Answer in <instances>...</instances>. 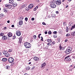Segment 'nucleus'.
I'll return each instance as SVG.
<instances>
[{"label":"nucleus","mask_w":75,"mask_h":75,"mask_svg":"<svg viewBox=\"0 0 75 75\" xmlns=\"http://www.w3.org/2000/svg\"><path fill=\"white\" fill-rule=\"evenodd\" d=\"M24 45L25 47L27 48H31V44L28 42H25Z\"/></svg>","instance_id":"1"},{"label":"nucleus","mask_w":75,"mask_h":75,"mask_svg":"<svg viewBox=\"0 0 75 75\" xmlns=\"http://www.w3.org/2000/svg\"><path fill=\"white\" fill-rule=\"evenodd\" d=\"M14 61V59L12 57H10L8 59V61L10 63H12Z\"/></svg>","instance_id":"2"},{"label":"nucleus","mask_w":75,"mask_h":75,"mask_svg":"<svg viewBox=\"0 0 75 75\" xmlns=\"http://www.w3.org/2000/svg\"><path fill=\"white\" fill-rule=\"evenodd\" d=\"M65 59H66V61H67V62H69V61H70L71 60V59L69 58V56H68L66 57L65 58Z\"/></svg>","instance_id":"3"},{"label":"nucleus","mask_w":75,"mask_h":75,"mask_svg":"<svg viewBox=\"0 0 75 75\" xmlns=\"http://www.w3.org/2000/svg\"><path fill=\"white\" fill-rule=\"evenodd\" d=\"M50 6L51 8H55L56 7V5H55V4H51L50 5Z\"/></svg>","instance_id":"4"},{"label":"nucleus","mask_w":75,"mask_h":75,"mask_svg":"<svg viewBox=\"0 0 75 75\" xmlns=\"http://www.w3.org/2000/svg\"><path fill=\"white\" fill-rule=\"evenodd\" d=\"M16 33L17 35L18 36H20V35H21V32H20V31L19 30L16 32Z\"/></svg>","instance_id":"5"},{"label":"nucleus","mask_w":75,"mask_h":75,"mask_svg":"<svg viewBox=\"0 0 75 75\" xmlns=\"http://www.w3.org/2000/svg\"><path fill=\"white\" fill-rule=\"evenodd\" d=\"M5 6L6 7L8 8L9 9H10V8H11V5H7L6 4L5 5Z\"/></svg>","instance_id":"6"},{"label":"nucleus","mask_w":75,"mask_h":75,"mask_svg":"<svg viewBox=\"0 0 75 75\" xmlns=\"http://www.w3.org/2000/svg\"><path fill=\"white\" fill-rule=\"evenodd\" d=\"M33 59L35 61H40V59L39 57H34Z\"/></svg>","instance_id":"7"},{"label":"nucleus","mask_w":75,"mask_h":75,"mask_svg":"<svg viewBox=\"0 0 75 75\" xmlns=\"http://www.w3.org/2000/svg\"><path fill=\"white\" fill-rule=\"evenodd\" d=\"M62 2L60 0L57 1H56V4L57 5H60V4H61Z\"/></svg>","instance_id":"8"},{"label":"nucleus","mask_w":75,"mask_h":75,"mask_svg":"<svg viewBox=\"0 0 75 75\" xmlns=\"http://www.w3.org/2000/svg\"><path fill=\"white\" fill-rule=\"evenodd\" d=\"M60 50H61V51L62 50H65V48H64V47H62L61 46V45H60L59 47Z\"/></svg>","instance_id":"9"},{"label":"nucleus","mask_w":75,"mask_h":75,"mask_svg":"<svg viewBox=\"0 0 75 75\" xmlns=\"http://www.w3.org/2000/svg\"><path fill=\"white\" fill-rule=\"evenodd\" d=\"M45 65H46V64L45 63H44L42 64L41 67L42 68H44V67H45Z\"/></svg>","instance_id":"10"},{"label":"nucleus","mask_w":75,"mask_h":75,"mask_svg":"<svg viewBox=\"0 0 75 75\" xmlns=\"http://www.w3.org/2000/svg\"><path fill=\"white\" fill-rule=\"evenodd\" d=\"M73 25V23H72V22H69V25L70 26V27H72V25Z\"/></svg>","instance_id":"11"},{"label":"nucleus","mask_w":75,"mask_h":75,"mask_svg":"<svg viewBox=\"0 0 75 75\" xmlns=\"http://www.w3.org/2000/svg\"><path fill=\"white\" fill-rule=\"evenodd\" d=\"M34 6V5L33 4H31L29 6V8H32Z\"/></svg>","instance_id":"12"},{"label":"nucleus","mask_w":75,"mask_h":75,"mask_svg":"<svg viewBox=\"0 0 75 75\" xmlns=\"http://www.w3.org/2000/svg\"><path fill=\"white\" fill-rule=\"evenodd\" d=\"M70 52H71L69 51L67 49L66 50V53L67 54H69L70 53Z\"/></svg>","instance_id":"13"},{"label":"nucleus","mask_w":75,"mask_h":75,"mask_svg":"<svg viewBox=\"0 0 75 75\" xmlns=\"http://www.w3.org/2000/svg\"><path fill=\"white\" fill-rule=\"evenodd\" d=\"M8 35L9 37H12V33H8Z\"/></svg>","instance_id":"14"},{"label":"nucleus","mask_w":75,"mask_h":75,"mask_svg":"<svg viewBox=\"0 0 75 75\" xmlns=\"http://www.w3.org/2000/svg\"><path fill=\"white\" fill-rule=\"evenodd\" d=\"M23 21H20L19 22V24L20 25H23Z\"/></svg>","instance_id":"15"},{"label":"nucleus","mask_w":75,"mask_h":75,"mask_svg":"<svg viewBox=\"0 0 75 75\" xmlns=\"http://www.w3.org/2000/svg\"><path fill=\"white\" fill-rule=\"evenodd\" d=\"M7 37H6V36H4L2 37V39L4 40H7Z\"/></svg>","instance_id":"16"},{"label":"nucleus","mask_w":75,"mask_h":75,"mask_svg":"<svg viewBox=\"0 0 75 75\" xmlns=\"http://www.w3.org/2000/svg\"><path fill=\"white\" fill-rule=\"evenodd\" d=\"M9 1L10 4H13L14 2V1L13 0H9Z\"/></svg>","instance_id":"17"},{"label":"nucleus","mask_w":75,"mask_h":75,"mask_svg":"<svg viewBox=\"0 0 75 75\" xmlns=\"http://www.w3.org/2000/svg\"><path fill=\"white\" fill-rule=\"evenodd\" d=\"M7 59L6 58H3L2 59V60L3 62H5L7 61Z\"/></svg>","instance_id":"18"},{"label":"nucleus","mask_w":75,"mask_h":75,"mask_svg":"<svg viewBox=\"0 0 75 75\" xmlns=\"http://www.w3.org/2000/svg\"><path fill=\"white\" fill-rule=\"evenodd\" d=\"M8 53V52H7V51L6 50H4L3 52V53L4 55H6V54H7Z\"/></svg>","instance_id":"19"},{"label":"nucleus","mask_w":75,"mask_h":75,"mask_svg":"<svg viewBox=\"0 0 75 75\" xmlns=\"http://www.w3.org/2000/svg\"><path fill=\"white\" fill-rule=\"evenodd\" d=\"M72 48L70 47H69V48L67 49L70 52H71V51H72Z\"/></svg>","instance_id":"20"},{"label":"nucleus","mask_w":75,"mask_h":75,"mask_svg":"<svg viewBox=\"0 0 75 75\" xmlns=\"http://www.w3.org/2000/svg\"><path fill=\"white\" fill-rule=\"evenodd\" d=\"M75 28V24L74 25L72 26L71 28V30H72L73 29Z\"/></svg>","instance_id":"21"},{"label":"nucleus","mask_w":75,"mask_h":75,"mask_svg":"<svg viewBox=\"0 0 75 75\" xmlns=\"http://www.w3.org/2000/svg\"><path fill=\"white\" fill-rule=\"evenodd\" d=\"M17 3H14L12 5V6H13L14 7H16V6H17Z\"/></svg>","instance_id":"22"},{"label":"nucleus","mask_w":75,"mask_h":75,"mask_svg":"<svg viewBox=\"0 0 75 75\" xmlns=\"http://www.w3.org/2000/svg\"><path fill=\"white\" fill-rule=\"evenodd\" d=\"M26 69H27V70H29L30 69V67L29 66H27L26 67Z\"/></svg>","instance_id":"23"},{"label":"nucleus","mask_w":75,"mask_h":75,"mask_svg":"<svg viewBox=\"0 0 75 75\" xmlns=\"http://www.w3.org/2000/svg\"><path fill=\"white\" fill-rule=\"evenodd\" d=\"M23 18H24L23 17V16H21L18 19L19 20H23Z\"/></svg>","instance_id":"24"},{"label":"nucleus","mask_w":75,"mask_h":75,"mask_svg":"<svg viewBox=\"0 0 75 75\" xmlns=\"http://www.w3.org/2000/svg\"><path fill=\"white\" fill-rule=\"evenodd\" d=\"M47 41L48 42H52V40H51V39H47Z\"/></svg>","instance_id":"25"},{"label":"nucleus","mask_w":75,"mask_h":75,"mask_svg":"<svg viewBox=\"0 0 75 75\" xmlns=\"http://www.w3.org/2000/svg\"><path fill=\"white\" fill-rule=\"evenodd\" d=\"M26 5L24 4V5H22L21 7L22 8H24V7H26Z\"/></svg>","instance_id":"26"},{"label":"nucleus","mask_w":75,"mask_h":75,"mask_svg":"<svg viewBox=\"0 0 75 75\" xmlns=\"http://www.w3.org/2000/svg\"><path fill=\"white\" fill-rule=\"evenodd\" d=\"M10 56V54L8 53H7L5 54V56L6 57H9Z\"/></svg>","instance_id":"27"},{"label":"nucleus","mask_w":75,"mask_h":75,"mask_svg":"<svg viewBox=\"0 0 75 75\" xmlns=\"http://www.w3.org/2000/svg\"><path fill=\"white\" fill-rule=\"evenodd\" d=\"M0 17H4V15L3 14H0Z\"/></svg>","instance_id":"28"},{"label":"nucleus","mask_w":75,"mask_h":75,"mask_svg":"<svg viewBox=\"0 0 75 75\" xmlns=\"http://www.w3.org/2000/svg\"><path fill=\"white\" fill-rule=\"evenodd\" d=\"M6 69H10V66H6Z\"/></svg>","instance_id":"29"},{"label":"nucleus","mask_w":75,"mask_h":75,"mask_svg":"<svg viewBox=\"0 0 75 75\" xmlns=\"http://www.w3.org/2000/svg\"><path fill=\"white\" fill-rule=\"evenodd\" d=\"M69 31V29H68V27H67L66 29V31L67 32H68Z\"/></svg>","instance_id":"30"},{"label":"nucleus","mask_w":75,"mask_h":75,"mask_svg":"<svg viewBox=\"0 0 75 75\" xmlns=\"http://www.w3.org/2000/svg\"><path fill=\"white\" fill-rule=\"evenodd\" d=\"M29 9H30V8H29V7H26L25 8L26 10L27 11H28V10H29Z\"/></svg>","instance_id":"31"},{"label":"nucleus","mask_w":75,"mask_h":75,"mask_svg":"<svg viewBox=\"0 0 75 75\" xmlns=\"http://www.w3.org/2000/svg\"><path fill=\"white\" fill-rule=\"evenodd\" d=\"M33 37L34 39H36V38H37V36H36V35L33 36Z\"/></svg>","instance_id":"32"},{"label":"nucleus","mask_w":75,"mask_h":75,"mask_svg":"<svg viewBox=\"0 0 75 75\" xmlns=\"http://www.w3.org/2000/svg\"><path fill=\"white\" fill-rule=\"evenodd\" d=\"M4 12H5V13H6V12L7 11V9H4Z\"/></svg>","instance_id":"33"},{"label":"nucleus","mask_w":75,"mask_h":75,"mask_svg":"<svg viewBox=\"0 0 75 75\" xmlns=\"http://www.w3.org/2000/svg\"><path fill=\"white\" fill-rule=\"evenodd\" d=\"M69 36H70V34L67 33V34L66 35V37H69Z\"/></svg>","instance_id":"34"},{"label":"nucleus","mask_w":75,"mask_h":75,"mask_svg":"<svg viewBox=\"0 0 75 75\" xmlns=\"http://www.w3.org/2000/svg\"><path fill=\"white\" fill-rule=\"evenodd\" d=\"M4 35V33H0V35L1 36H3V35Z\"/></svg>","instance_id":"35"},{"label":"nucleus","mask_w":75,"mask_h":75,"mask_svg":"<svg viewBox=\"0 0 75 75\" xmlns=\"http://www.w3.org/2000/svg\"><path fill=\"white\" fill-rule=\"evenodd\" d=\"M19 39L20 40H23V37H22L21 36V37H20V38H19Z\"/></svg>","instance_id":"36"},{"label":"nucleus","mask_w":75,"mask_h":75,"mask_svg":"<svg viewBox=\"0 0 75 75\" xmlns=\"http://www.w3.org/2000/svg\"><path fill=\"white\" fill-rule=\"evenodd\" d=\"M53 37H54V38H57V35H53Z\"/></svg>","instance_id":"37"},{"label":"nucleus","mask_w":75,"mask_h":75,"mask_svg":"<svg viewBox=\"0 0 75 75\" xmlns=\"http://www.w3.org/2000/svg\"><path fill=\"white\" fill-rule=\"evenodd\" d=\"M47 45H48L50 46V45H52V44L50 43H47Z\"/></svg>","instance_id":"38"},{"label":"nucleus","mask_w":75,"mask_h":75,"mask_svg":"<svg viewBox=\"0 0 75 75\" xmlns=\"http://www.w3.org/2000/svg\"><path fill=\"white\" fill-rule=\"evenodd\" d=\"M63 25H64L65 26L67 25V23H66V22H63Z\"/></svg>","instance_id":"39"},{"label":"nucleus","mask_w":75,"mask_h":75,"mask_svg":"<svg viewBox=\"0 0 75 75\" xmlns=\"http://www.w3.org/2000/svg\"><path fill=\"white\" fill-rule=\"evenodd\" d=\"M52 33V32H51V31H49L48 32V34H50V35Z\"/></svg>","instance_id":"40"},{"label":"nucleus","mask_w":75,"mask_h":75,"mask_svg":"<svg viewBox=\"0 0 75 75\" xmlns=\"http://www.w3.org/2000/svg\"><path fill=\"white\" fill-rule=\"evenodd\" d=\"M40 35H41V34H40L38 36V37L39 38H40Z\"/></svg>","instance_id":"41"},{"label":"nucleus","mask_w":75,"mask_h":75,"mask_svg":"<svg viewBox=\"0 0 75 75\" xmlns=\"http://www.w3.org/2000/svg\"><path fill=\"white\" fill-rule=\"evenodd\" d=\"M55 42L54 41L52 42V44L53 45H54V44H55Z\"/></svg>","instance_id":"42"},{"label":"nucleus","mask_w":75,"mask_h":75,"mask_svg":"<svg viewBox=\"0 0 75 75\" xmlns=\"http://www.w3.org/2000/svg\"><path fill=\"white\" fill-rule=\"evenodd\" d=\"M25 21H28V18L26 17L25 18Z\"/></svg>","instance_id":"43"},{"label":"nucleus","mask_w":75,"mask_h":75,"mask_svg":"<svg viewBox=\"0 0 75 75\" xmlns=\"http://www.w3.org/2000/svg\"><path fill=\"white\" fill-rule=\"evenodd\" d=\"M22 42V40H19V43H21V42Z\"/></svg>","instance_id":"44"},{"label":"nucleus","mask_w":75,"mask_h":75,"mask_svg":"<svg viewBox=\"0 0 75 75\" xmlns=\"http://www.w3.org/2000/svg\"><path fill=\"white\" fill-rule=\"evenodd\" d=\"M57 32L55 31H54L53 32V33L54 34H57Z\"/></svg>","instance_id":"45"},{"label":"nucleus","mask_w":75,"mask_h":75,"mask_svg":"<svg viewBox=\"0 0 75 75\" xmlns=\"http://www.w3.org/2000/svg\"><path fill=\"white\" fill-rule=\"evenodd\" d=\"M42 24L43 25H46V24L44 22L42 23Z\"/></svg>","instance_id":"46"},{"label":"nucleus","mask_w":75,"mask_h":75,"mask_svg":"<svg viewBox=\"0 0 75 75\" xmlns=\"http://www.w3.org/2000/svg\"><path fill=\"white\" fill-rule=\"evenodd\" d=\"M75 31H74L72 33V34H73V35H75Z\"/></svg>","instance_id":"47"},{"label":"nucleus","mask_w":75,"mask_h":75,"mask_svg":"<svg viewBox=\"0 0 75 75\" xmlns=\"http://www.w3.org/2000/svg\"><path fill=\"white\" fill-rule=\"evenodd\" d=\"M37 8H35V7L34 9L33 10L34 11H36V10H37Z\"/></svg>","instance_id":"48"},{"label":"nucleus","mask_w":75,"mask_h":75,"mask_svg":"<svg viewBox=\"0 0 75 75\" xmlns=\"http://www.w3.org/2000/svg\"><path fill=\"white\" fill-rule=\"evenodd\" d=\"M12 51V50L9 49V52H11Z\"/></svg>","instance_id":"49"},{"label":"nucleus","mask_w":75,"mask_h":75,"mask_svg":"<svg viewBox=\"0 0 75 75\" xmlns=\"http://www.w3.org/2000/svg\"><path fill=\"white\" fill-rule=\"evenodd\" d=\"M31 20H32V21H34V18H32L31 19Z\"/></svg>","instance_id":"50"},{"label":"nucleus","mask_w":75,"mask_h":75,"mask_svg":"<svg viewBox=\"0 0 75 75\" xmlns=\"http://www.w3.org/2000/svg\"><path fill=\"white\" fill-rule=\"evenodd\" d=\"M60 38H58V41H59H59H60Z\"/></svg>","instance_id":"51"},{"label":"nucleus","mask_w":75,"mask_h":75,"mask_svg":"<svg viewBox=\"0 0 75 75\" xmlns=\"http://www.w3.org/2000/svg\"><path fill=\"white\" fill-rule=\"evenodd\" d=\"M13 39H15V38H16V36L14 35L13 37Z\"/></svg>","instance_id":"52"},{"label":"nucleus","mask_w":75,"mask_h":75,"mask_svg":"<svg viewBox=\"0 0 75 75\" xmlns=\"http://www.w3.org/2000/svg\"><path fill=\"white\" fill-rule=\"evenodd\" d=\"M52 3H55L54 1H52Z\"/></svg>","instance_id":"53"},{"label":"nucleus","mask_w":75,"mask_h":75,"mask_svg":"<svg viewBox=\"0 0 75 75\" xmlns=\"http://www.w3.org/2000/svg\"><path fill=\"white\" fill-rule=\"evenodd\" d=\"M36 1H37V2L38 3L39 2V0H36Z\"/></svg>","instance_id":"54"},{"label":"nucleus","mask_w":75,"mask_h":75,"mask_svg":"<svg viewBox=\"0 0 75 75\" xmlns=\"http://www.w3.org/2000/svg\"><path fill=\"white\" fill-rule=\"evenodd\" d=\"M11 27H14V25H11Z\"/></svg>","instance_id":"55"},{"label":"nucleus","mask_w":75,"mask_h":75,"mask_svg":"<svg viewBox=\"0 0 75 75\" xmlns=\"http://www.w3.org/2000/svg\"><path fill=\"white\" fill-rule=\"evenodd\" d=\"M24 75H28V74L27 73H26L24 74Z\"/></svg>","instance_id":"56"},{"label":"nucleus","mask_w":75,"mask_h":75,"mask_svg":"<svg viewBox=\"0 0 75 75\" xmlns=\"http://www.w3.org/2000/svg\"><path fill=\"white\" fill-rule=\"evenodd\" d=\"M35 68V67H33L32 68V69H34V68Z\"/></svg>","instance_id":"57"},{"label":"nucleus","mask_w":75,"mask_h":75,"mask_svg":"<svg viewBox=\"0 0 75 75\" xmlns=\"http://www.w3.org/2000/svg\"><path fill=\"white\" fill-rule=\"evenodd\" d=\"M41 40L42 41H44V40H43V38H41Z\"/></svg>","instance_id":"58"},{"label":"nucleus","mask_w":75,"mask_h":75,"mask_svg":"<svg viewBox=\"0 0 75 75\" xmlns=\"http://www.w3.org/2000/svg\"><path fill=\"white\" fill-rule=\"evenodd\" d=\"M47 31H45V34H47Z\"/></svg>","instance_id":"59"},{"label":"nucleus","mask_w":75,"mask_h":75,"mask_svg":"<svg viewBox=\"0 0 75 75\" xmlns=\"http://www.w3.org/2000/svg\"><path fill=\"white\" fill-rule=\"evenodd\" d=\"M56 14H58V11H56Z\"/></svg>","instance_id":"60"},{"label":"nucleus","mask_w":75,"mask_h":75,"mask_svg":"<svg viewBox=\"0 0 75 75\" xmlns=\"http://www.w3.org/2000/svg\"><path fill=\"white\" fill-rule=\"evenodd\" d=\"M7 22L8 23H10V21H7Z\"/></svg>","instance_id":"61"},{"label":"nucleus","mask_w":75,"mask_h":75,"mask_svg":"<svg viewBox=\"0 0 75 75\" xmlns=\"http://www.w3.org/2000/svg\"><path fill=\"white\" fill-rule=\"evenodd\" d=\"M67 41H68V40H65V42H67Z\"/></svg>","instance_id":"62"},{"label":"nucleus","mask_w":75,"mask_h":75,"mask_svg":"<svg viewBox=\"0 0 75 75\" xmlns=\"http://www.w3.org/2000/svg\"><path fill=\"white\" fill-rule=\"evenodd\" d=\"M6 27H4V30H6Z\"/></svg>","instance_id":"63"},{"label":"nucleus","mask_w":75,"mask_h":75,"mask_svg":"<svg viewBox=\"0 0 75 75\" xmlns=\"http://www.w3.org/2000/svg\"><path fill=\"white\" fill-rule=\"evenodd\" d=\"M35 8H36V9H38V6H37L36 7H35Z\"/></svg>","instance_id":"64"}]
</instances>
